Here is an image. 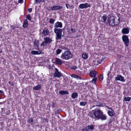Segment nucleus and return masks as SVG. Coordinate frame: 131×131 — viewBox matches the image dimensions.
Masks as SVG:
<instances>
[{
	"label": "nucleus",
	"instance_id": "nucleus-22",
	"mask_svg": "<svg viewBox=\"0 0 131 131\" xmlns=\"http://www.w3.org/2000/svg\"><path fill=\"white\" fill-rule=\"evenodd\" d=\"M78 96V94L76 93H73L71 95L72 97L74 99L77 97Z\"/></svg>",
	"mask_w": 131,
	"mask_h": 131
},
{
	"label": "nucleus",
	"instance_id": "nucleus-51",
	"mask_svg": "<svg viewBox=\"0 0 131 131\" xmlns=\"http://www.w3.org/2000/svg\"><path fill=\"white\" fill-rule=\"evenodd\" d=\"M1 99V97H0V99Z\"/></svg>",
	"mask_w": 131,
	"mask_h": 131
},
{
	"label": "nucleus",
	"instance_id": "nucleus-48",
	"mask_svg": "<svg viewBox=\"0 0 131 131\" xmlns=\"http://www.w3.org/2000/svg\"><path fill=\"white\" fill-rule=\"evenodd\" d=\"M12 29L14 30L15 27H14L13 26H12Z\"/></svg>",
	"mask_w": 131,
	"mask_h": 131
},
{
	"label": "nucleus",
	"instance_id": "nucleus-40",
	"mask_svg": "<svg viewBox=\"0 0 131 131\" xmlns=\"http://www.w3.org/2000/svg\"><path fill=\"white\" fill-rule=\"evenodd\" d=\"M42 0H35V3H39L42 1Z\"/></svg>",
	"mask_w": 131,
	"mask_h": 131
},
{
	"label": "nucleus",
	"instance_id": "nucleus-14",
	"mask_svg": "<svg viewBox=\"0 0 131 131\" xmlns=\"http://www.w3.org/2000/svg\"><path fill=\"white\" fill-rule=\"evenodd\" d=\"M88 131L90 130H91L94 129V126L93 125H88L86 126Z\"/></svg>",
	"mask_w": 131,
	"mask_h": 131
},
{
	"label": "nucleus",
	"instance_id": "nucleus-21",
	"mask_svg": "<svg viewBox=\"0 0 131 131\" xmlns=\"http://www.w3.org/2000/svg\"><path fill=\"white\" fill-rule=\"evenodd\" d=\"M28 26V21L27 19H25L24 21L23 26V27H27Z\"/></svg>",
	"mask_w": 131,
	"mask_h": 131
},
{
	"label": "nucleus",
	"instance_id": "nucleus-45",
	"mask_svg": "<svg viewBox=\"0 0 131 131\" xmlns=\"http://www.w3.org/2000/svg\"><path fill=\"white\" fill-rule=\"evenodd\" d=\"M3 92L2 91L0 90V95L2 94Z\"/></svg>",
	"mask_w": 131,
	"mask_h": 131
},
{
	"label": "nucleus",
	"instance_id": "nucleus-6",
	"mask_svg": "<svg viewBox=\"0 0 131 131\" xmlns=\"http://www.w3.org/2000/svg\"><path fill=\"white\" fill-rule=\"evenodd\" d=\"M122 40L124 42L125 46L127 47L128 46L129 39L128 36L126 35H123L122 37Z\"/></svg>",
	"mask_w": 131,
	"mask_h": 131
},
{
	"label": "nucleus",
	"instance_id": "nucleus-7",
	"mask_svg": "<svg viewBox=\"0 0 131 131\" xmlns=\"http://www.w3.org/2000/svg\"><path fill=\"white\" fill-rule=\"evenodd\" d=\"M55 71L53 74L54 77L60 78L62 76L61 73L59 72L58 70L56 68L55 69Z\"/></svg>",
	"mask_w": 131,
	"mask_h": 131
},
{
	"label": "nucleus",
	"instance_id": "nucleus-2",
	"mask_svg": "<svg viewBox=\"0 0 131 131\" xmlns=\"http://www.w3.org/2000/svg\"><path fill=\"white\" fill-rule=\"evenodd\" d=\"M108 22L109 25L111 26H117L120 23V18H119L117 20L116 17L111 16L108 19Z\"/></svg>",
	"mask_w": 131,
	"mask_h": 131
},
{
	"label": "nucleus",
	"instance_id": "nucleus-11",
	"mask_svg": "<svg viewBox=\"0 0 131 131\" xmlns=\"http://www.w3.org/2000/svg\"><path fill=\"white\" fill-rule=\"evenodd\" d=\"M129 29L127 28H123L122 32L123 34H127L129 33Z\"/></svg>",
	"mask_w": 131,
	"mask_h": 131
},
{
	"label": "nucleus",
	"instance_id": "nucleus-9",
	"mask_svg": "<svg viewBox=\"0 0 131 131\" xmlns=\"http://www.w3.org/2000/svg\"><path fill=\"white\" fill-rule=\"evenodd\" d=\"M90 6V4L86 3L84 4H80L79 6V8L81 9H83L89 7Z\"/></svg>",
	"mask_w": 131,
	"mask_h": 131
},
{
	"label": "nucleus",
	"instance_id": "nucleus-36",
	"mask_svg": "<svg viewBox=\"0 0 131 131\" xmlns=\"http://www.w3.org/2000/svg\"><path fill=\"white\" fill-rule=\"evenodd\" d=\"M99 79L100 81H101L103 79V76L102 75H101L99 78Z\"/></svg>",
	"mask_w": 131,
	"mask_h": 131
},
{
	"label": "nucleus",
	"instance_id": "nucleus-10",
	"mask_svg": "<svg viewBox=\"0 0 131 131\" xmlns=\"http://www.w3.org/2000/svg\"><path fill=\"white\" fill-rule=\"evenodd\" d=\"M115 79L116 80H120L122 82H124L125 81L124 77L120 75H117V77L115 78Z\"/></svg>",
	"mask_w": 131,
	"mask_h": 131
},
{
	"label": "nucleus",
	"instance_id": "nucleus-1",
	"mask_svg": "<svg viewBox=\"0 0 131 131\" xmlns=\"http://www.w3.org/2000/svg\"><path fill=\"white\" fill-rule=\"evenodd\" d=\"M93 115L94 116L92 115L90 116L92 118L97 120L101 119L102 120H105L106 119V115L104 114L100 110L94 111L93 112Z\"/></svg>",
	"mask_w": 131,
	"mask_h": 131
},
{
	"label": "nucleus",
	"instance_id": "nucleus-12",
	"mask_svg": "<svg viewBox=\"0 0 131 131\" xmlns=\"http://www.w3.org/2000/svg\"><path fill=\"white\" fill-rule=\"evenodd\" d=\"M39 42L37 40H35L34 43V47L36 50L38 49Z\"/></svg>",
	"mask_w": 131,
	"mask_h": 131
},
{
	"label": "nucleus",
	"instance_id": "nucleus-29",
	"mask_svg": "<svg viewBox=\"0 0 131 131\" xmlns=\"http://www.w3.org/2000/svg\"><path fill=\"white\" fill-rule=\"evenodd\" d=\"M66 6L68 9L70 8H74L73 6L72 7L70 5L67 4H66Z\"/></svg>",
	"mask_w": 131,
	"mask_h": 131
},
{
	"label": "nucleus",
	"instance_id": "nucleus-18",
	"mask_svg": "<svg viewBox=\"0 0 131 131\" xmlns=\"http://www.w3.org/2000/svg\"><path fill=\"white\" fill-rule=\"evenodd\" d=\"M41 85H38L36 86H34L33 88V89L35 90H38L41 88Z\"/></svg>",
	"mask_w": 131,
	"mask_h": 131
},
{
	"label": "nucleus",
	"instance_id": "nucleus-13",
	"mask_svg": "<svg viewBox=\"0 0 131 131\" xmlns=\"http://www.w3.org/2000/svg\"><path fill=\"white\" fill-rule=\"evenodd\" d=\"M41 52H42V51H36L34 50H32L31 51V53L33 54H42V53Z\"/></svg>",
	"mask_w": 131,
	"mask_h": 131
},
{
	"label": "nucleus",
	"instance_id": "nucleus-28",
	"mask_svg": "<svg viewBox=\"0 0 131 131\" xmlns=\"http://www.w3.org/2000/svg\"><path fill=\"white\" fill-rule=\"evenodd\" d=\"M108 114L109 115L111 116H112L114 115V114L113 112L111 111H109L108 112Z\"/></svg>",
	"mask_w": 131,
	"mask_h": 131
},
{
	"label": "nucleus",
	"instance_id": "nucleus-5",
	"mask_svg": "<svg viewBox=\"0 0 131 131\" xmlns=\"http://www.w3.org/2000/svg\"><path fill=\"white\" fill-rule=\"evenodd\" d=\"M97 73V72L96 71H92L90 72L89 74V75L91 77H93L92 81V82L94 84H95L96 81L97 80V78L96 76Z\"/></svg>",
	"mask_w": 131,
	"mask_h": 131
},
{
	"label": "nucleus",
	"instance_id": "nucleus-15",
	"mask_svg": "<svg viewBox=\"0 0 131 131\" xmlns=\"http://www.w3.org/2000/svg\"><path fill=\"white\" fill-rule=\"evenodd\" d=\"M54 27L56 28H61L62 27V24L61 22L58 21L56 23Z\"/></svg>",
	"mask_w": 131,
	"mask_h": 131
},
{
	"label": "nucleus",
	"instance_id": "nucleus-47",
	"mask_svg": "<svg viewBox=\"0 0 131 131\" xmlns=\"http://www.w3.org/2000/svg\"><path fill=\"white\" fill-rule=\"evenodd\" d=\"M54 103H53L52 105V107H54Z\"/></svg>",
	"mask_w": 131,
	"mask_h": 131
},
{
	"label": "nucleus",
	"instance_id": "nucleus-24",
	"mask_svg": "<svg viewBox=\"0 0 131 131\" xmlns=\"http://www.w3.org/2000/svg\"><path fill=\"white\" fill-rule=\"evenodd\" d=\"M27 122L28 123H31V125L32 124H33L34 122H33V119L32 118H30L28 120H27Z\"/></svg>",
	"mask_w": 131,
	"mask_h": 131
},
{
	"label": "nucleus",
	"instance_id": "nucleus-37",
	"mask_svg": "<svg viewBox=\"0 0 131 131\" xmlns=\"http://www.w3.org/2000/svg\"><path fill=\"white\" fill-rule=\"evenodd\" d=\"M46 44L47 43L45 41L43 42L41 44V46H45L46 45Z\"/></svg>",
	"mask_w": 131,
	"mask_h": 131
},
{
	"label": "nucleus",
	"instance_id": "nucleus-30",
	"mask_svg": "<svg viewBox=\"0 0 131 131\" xmlns=\"http://www.w3.org/2000/svg\"><path fill=\"white\" fill-rule=\"evenodd\" d=\"M102 21L103 22H104L106 20L107 18L106 16L105 15L103 16L102 17Z\"/></svg>",
	"mask_w": 131,
	"mask_h": 131
},
{
	"label": "nucleus",
	"instance_id": "nucleus-25",
	"mask_svg": "<svg viewBox=\"0 0 131 131\" xmlns=\"http://www.w3.org/2000/svg\"><path fill=\"white\" fill-rule=\"evenodd\" d=\"M131 98L130 97H127L124 98V100L126 101H129L131 100Z\"/></svg>",
	"mask_w": 131,
	"mask_h": 131
},
{
	"label": "nucleus",
	"instance_id": "nucleus-20",
	"mask_svg": "<svg viewBox=\"0 0 131 131\" xmlns=\"http://www.w3.org/2000/svg\"><path fill=\"white\" fill-rule=\"evenodd\" d=\"M55 61L57 64L59 65H61L62 63V62L61 61V60L58 58H56Z\"/></svg>",
	"mask_w": 131,
	"mask_h": 131
},
{
	"label": "nucleus",
	"instance_id": "nucleus-26",
	"mask_svg": "<svg viewBox=\"0 0 131 131\" xmlns=\"http://www.w3.org/2000/svg\"><path fill=\"white\" fill-rule=\"evenodd\" d=\"M87 104V103L85 102H81L80 103V105L82 106H84L85 105Z\"/></svg>",
	"mask_w": 131,
	"mask_h": 131
},
{
	"label": "nucleus",
	"instance_id": "nucleus-41",
	"mask_svg": "<svg viewBox=\"0 0 131 131\" xmlns=\"http://www.w3.org/2000/svg\"><path fill=\"white\" fill-rule=\"evenodd\" d=\"M8 83H9L12 86H13L14 85V84L12 82H11L10 81H9Z\"/></svg>",
	"mask_w": 131,
	"mask_h": 131
},
{
	"label": "nucleus",
	"instance_id": "nucleus-31",
	"mask_svg": "<svg viewBox=\"0 0 131 131\" xmlns=\"http://www.w3.org/2000/svg\"><path fill=\"white\" fill-rule=\"evenodd\" d=\"M77 67L76 66H72L70 67V68L71 69L75 70L77 69Z\"/></svg>",
	"mask_w": 131,
	"mask_h": 131
},
{
	"label": "nucleus",
	"instance_id": "nucleus-50",
	"mask_svg": "<svg viewBox=\"0 0 131 131\" xmlns=\"http://www.w3.org/2000/svg\"><path fill=\"white\" fill-rule=\"evenodd\" d=\"M2 52V51L1 50H0V53Z\"/></svg>",
	"mask_w": 131,
	"mask_h": 131
},
{
	"label": "nucleus",
	"instance_id": "nucleus-49",
	"mask_svg": "<svg viewBox=\"0 0 131 131\" xmlns=\"http://www.w3.org/2000/svg\"><path fill=\"white\" fill-rule=\"evenodd\" d=\"M62 48L63 49H66V48L65 47H63Z\"/></svg>",
	"mask_w": 131,
	"mask_h": 131
},
{
	"label": "nucleus",
	"instance_id": "nucleus-46",
	"mask_svg": "<svg viewBox=\"0 0 131 131\" xmlns=\"http://www.w3.org/2000/svg\"><path fill=\"white\" fill-rule=\"evenodd\" d=\"M100 63L99 61H97V62L96 63L97 65L98 64Z\"/></svg>",
	"mask_w": 131,
	"mask_h": 131
},
{
	"label": "nucleus",
	"instance_id": "nucleus-17",
	"mask_svg": "<svg viewBox=\"0 0 131 131\" xmlns=\"http://www.w3.org/2000/svg\"><path fill=\"white\" fill-rule=\"evenodd\" d=\"M59 93L61 95H67L69 94V92L66 91L61 90L59 92Z\"/></svg>",
	"mask_w": 131,
	"mask_h": 131
},
{
	"label": "nucleus",
	"instance_id": "nucleus-38",
	"mask_svg": "<svg viewBox=\"0 0 131 131\" xmlns=\"http://www.w3.org/2000/svg\"><path fill=\"white\" fill-rule=\"evenodd\" d=\"M81 131H88L86 127H84L81 129Z\"/></svg>",
	"mask_w": 131,
	"mask_h": 131
},
{
	"label": "nucleus",
	"instance_id": "nucleus-3",
	"mask_svg": "<svg viewBox=\"0 0 131 131\" xmlns=\"http://www.w3.org/2000/svg\"><path fill=\"white\" fill-rule=\"evenodd\" d=\"M72 57V54L70 52L66 51L62 54L61 57L63 60H67L71 58Z\"/></svg>",
	"mask_w": 131,
	"mask_h": 131
},
{
	"label": "nucleus",
	"instance_id": "nucleus-4",
	"mask_svg": "<svg viewBox=\"0 0 131 131\" xmlns=\"http://www.w3.org/2000/svg\"><path fill=\"white\" fill-rule=\"evenodd\" d=\"M54 32L56 34V39L58 40L61 39L62 36V29L60 28H54Z\"/></svg>",
	"mask_w": 131,
	"mask_h": 131
},
{
	"label": "nucleus",
	"instance_id": "nucleus-16",
	"mask_svg": "<svg viewBox=\"0 0 131 131\" xmlns=\"http://www.w3.org/2000/svg\"><path fill=\"white\" fill-rule=\"evenodd\" d=\"M45 42L47 44L50 43L52 41V40L49 37L44 38Z\"/></svg>",
	"mask_w": 131,
	"mask_h": 131
},
{
	"label": "nucleus",
	"instance_id": "nucleus-44",
	"mask_svg": "<svg viewBox=\"0 0 131 131\" xmlns=\"http://www.w3.org/2000/svg\"><path fill=\"white\" fill-rule=\"evenodd\" d=\"M23 0H19L18 2L20 3H23Z\"/></svg>",
	"mask_w": 131,
	"mask_h": 131
},
{
	"label": "nucleus",
	"instance_id": "nucleus-35",
	"mask_svg": "<svg viewBox=\"0 0 131 131\" xmlns=\"http://www.w3.org/2000/svg\"><path fill=\"white\" fill-rule=\"evenodd\" d=\"M54 21V20L52 18H51L49 20V23L51 24H53Z\"/></svg>",
	"mask_w": 131,
	"mask_h": 131
},
{
	"label": "nucleus",
	"instance_id": "nucleus-19",
	"mask_svg": "<svg viewBox=\"0 0 131 131\" xmlns=\"http://www.w3.org/2000/svg\"><path fill=\"white\" fill-rule=\"evenodd\" d=\"M49 33V31L47 28H45L43 30L42 34L45 36L48 35Z\"/></svg>",
	"mask_w": 131,
	"mask_h": 131
},
{
	"label": "nucleus",
	"instance_id": "nucleus-27",
	"mask_svg": "<svg viewBox=\"0 0 131 131\" xmlns=\"http://www.w3.org/2000/svg\"><path fill=\"white\" fill-rule=\"evenodd\" d=\"M70 32L71 33H74L76 31V29L75 28H71L69 30Z\"/></svg>",
	"mask_w": 131,
	"mask_h": 131
},
{
	"label": "nucleus",
	"instance_id": "nucleus-34",
	"mask_svg": "<svg viewBox=\"0 0 131 131\" xmlns=\"http://www.w3.org/2000/svg\"><path fill=\"white\" fill-rule=\"evenodd\" d=\"M111 73L110 70L108 71H106L105 72V74L107 75V77H108L109 76V75L110 73Z\"/></svg>",
	"mask_w": 131,
	"mask_h": 131
},
{
	"label": "nucleus",
	"instance_id": "nucleus-42",
	"mask_svg": "<svg viewBox=\"0 0 131 131\" xmlns=\"http://www.w3.org/2000/svg\"><path fill=\"white\" fill-rule=\"evenodd\" d=\"M76 78L79 79H81V78L80 76L77 75V77H76Z\"/></svg>",
	"mask_w": 131,
	"mask_h": 131
},
{
	"label": "nucleus",
	"instance_id": "nucleus-8",
	"mask_svg": "<svg viewBox=\"0 0 131 131\" xmlns=\"http://www.w3.org/2000/svg\"><path fill=\"white\" fill-rule=\"evenodd\" d=\"M50 10H60L62 8V7L59 5L53 6L52 7H49Z\"/></svg>",
	"mask_w": 131,
	"mask_h": 131
},
{
	"label": "nucleus",
	"instance_id": "nucleus-39",
	"mask_svg": "<svg viewBox=\"0 0 131 131\" xmlns=\"http://www.w3.org/2000/svg\"><path fill=\"white\" fill-rule=\"evenodd\" d=\"M71 77H72L76 78V77H77V75L75 74H72L71 75Z\"/></svg>",
	"mask_w": 131,
	"mask_h": 131
},
{
	"label": "nucleus",
	"instance_id": "nucleus-23",
	"mask_svg": "<svg viewBox=\"0 0 131 131\" xmlns=\"http://www.w3.org/2000/svg\"><path fill=\"white\" fill-rule=\"evenodd\" d=\"M88 54L85 53H84L82 55V57L84 59H86L88 58Z\"/></svg>",
	"mask_w": 131,
	"mask_h": 131
},
{
	"label": "nucleus",
	"instance_id": "nucleus-33",
	"mask_svg": "<svg viewBox=\"0 0 131 131\" xmlns=\"http://www.w3.org/2000/svg\"><path fill=\"white\" fill-rule=\"evenodd\" d=\"M27 18L29 21H31V19L30 15L29 14L28 15L26 16Z\"/></svg>",
	"mask_w": 131,
	"mask_h": 131
},
{
	"label": "nucleus",
	"instance_id": "nucleus-43",
	"mask_svg": "<svg viewBox=\"0 0 131 131\" xmlns=\"http://www.w3.org/2000/svg\"><path fill=\"white\" fill-rule=\"evenodd\" d=\"M32 8H30L28 9V11L29 12L31 13L32 11Z\"/></svg>",
	"mask_w": 131,
	"mask_h": 131
},
{
	"label": "nucleus",
	"instance_id": "nucleus-32",
	"mask_svg": "<svg viewBox=\"0 0 131 131\" xmlns=\"http://www.w3.org/2000/svg\"><path fill=\"white\" fill-rule=\"evenodd\" d=\"M62 50L61 49H58L56 51V52L57 54H60Z\"/></svg>",
	"mask_w": 131,
	"mask_h": 131
}]
</instances>
